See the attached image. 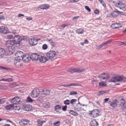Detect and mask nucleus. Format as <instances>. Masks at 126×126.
Returning a JSON list of instances; mask_svg holds the SVG:
<instances>
[{
    "label": "nucleus",
    "mask_w": 126,
    "mask_h": 126,
    "mask_svg": "<svg viewBox=\"0 0 126 126\" xmlns=\"http://www.w3.org/2000/svg\"><path fill=\"white\" fill-rule=\"evenodd\" d=\"M126 81V78L125 77L123 76H116L111 78L108 82H117Z\"/></svg>",
    "instance_id": "f257e3e1"
},
{
    "label": "nucleus",
    "mask_w": 126,
    "mask_h": 126,
    "mask_svg": "<svg viewBox=\"0 0 126 126\" xmlns=\"http://www.w3.org/2000/svg\"><path fill=\"white\" fill-rule=\"evenodd\" d=\"M13 39V42H14L15 45H16V47H20L21 44L20 41L21 39V37L18 35H15Z\"/></svg>",
    "instance_id": "f03ea898"
},
{
    "label": "nucleus",
    "mask_w": 126,
    "mask_h": 126,
    "mask_svg": "<svg viewBox=\"0 0 126 126\" xmlns=\"http://www.w3.org/2000/svg\"><path fill=\"white\" fill-rule=\"evenodd\" d=\"M42 90L38 89H34L31 93V96L32 98L37 97L40 94H41Z\"/></svg>",
    "instance_id": "7ed1b4c3"
},
{
    "label": "nucleus",
    "mask_w": 126,
    "mask_h": 126,
    "mask_svg": "<svg viewBox=\"0 0 126 126\" xmlns=\"http://www.w3.org/2000/svg\"><path fill=\"white\" fill-rule=\"evenodd\" d=\"M56 55V52L53 50H51L47 53V58L51 59L53 58Z\"/></svg>",
    "instance_id": "20e7f679"
},
{
    "label": "nucleus",
    "mask_w": 126,
    "mask_h": 126,
    "mask_svg": "<svg viewBox=\"0 0 126 126\" xmlns=\"http://www.w3.org/2000/svg\"><path fill=\"white\" fill-rule=\"evenodd\" d=\"M23 53L22 52L18 51L15 54L16 60H21L22 59L23 55Z\"/></svg>",
    "instance_id": "39448f33"
},
{
    "label": "nucleus",
    "mask_w": 126,
    "mask_h": 126,
    "mask_svg": "<svg viewBox=\"0 0 126 126\" xmlns=\"http://www.w3.org/2000/svg\"><path fill=\"white\" fill-rule=\"evenodd\" d=\"M10 101L12 103L14 104H18L20 103V99L18 96H17L10 99Z\"/></svg>",
    "instance_id": "423d86ee"
},
{
    "label": "nucleus",
    "mask_w": 126,
    "mask_h": 126,
    "mask_svg": "<svg viewBox=\"0 0 126 126\" xmlns=\"http://www.w3.org/2000/svg\"><path fill=\"white\" fill-rule=\"evenodd\" d=\"M116 5L117 7L123 11H125L126 9V5L122 2H119L117 3Z\"/></svg>",
    "instance_id": "0eeeda50"
},
{
    "label": "nucleus",
    "mask_w": 126,
    "mask_h": 126,
    "mask_svg": "<svg viewBox=\"0 0 126 126\" xmlns=\"http://www.w3.org/2000/svg\"><path fill=\"white\" fill-rule=\"evenodd\" d=\"M40 62L44 63L48 61V58L44 55H39V59Z\"/></svg>",
    "instance_id": "6e6552de"
},
{
    "label": "nucleus",
    "mask_w": 126,
    "mask_h": 126,
    "mask_svg": "<svg viewBox=\"0 0 126 126\" xmlns=\"http://www.w3.org/2000/svg\"><path fill=\"white\" fill-rule=\"evenodd\" d=\"M90 114L92 115L94 118H95L99 115V112L98 110L95 109L92 111H89Z\"/></svg>",
    "instance_id": "1a4fd4ad"
},
{
    "label": "nucleus",
    "mask_w": 126,
    "mask_h": 126,
    "mask_svg": "<svg viewBox=\"0 0 126 126\" xmlns=\"http://www.w3.org/2000/svg\"><path fill=\"white\" fill-rule=\"evenodd\" d=\"M22 59L24 62H28L31 59L30 56L28 54H24Z\"/></svg>",
    "instance_id": "9d476101"
},
{
    "label": "nucleus",
    "mask_w": 126,
    "mask_h": 126,
    "mask_svg": "<svg viewBox=\"0 0 126 126\" xmlns=\"http://www.w3.org/2000/svg\"><path fill=\"white\" fill-rule=\"evenodd\" d=\"M14 44V42L12 40H8L5 43L6 46L7 47H13V46H16V45H15Z\"/></svg>",
    "instance_id": "9b49d317"
},
{
    "label": "nucleus",
    "mask_w": 126,
    "mask_h": 126,
    "mask_svg": "<svg viewBox=\"0 0 126 126\" xmlns=\"http://www.w3.org/2000/svg\"><path fill=\"white\" fill-rule=\"evenodd\" d=\"M99 78L101 79H109V74H106L103 73L100 75L99 76Z\"/></svg>",
    "instance_id": "f8f14e48"
},
{
    "label": "nucleus",
    "mask_w": 126,
    "mask_h": 126,
    "mask_svg": "<svg viewBox=\"0 0 126 126\" xmlns=\"http://www.w3.org/2000/svg\"><path fill=\"white\" fill-rule=\"evenodd\" d=\"M15 51V47H7L6 51L8 54H12Z\"/></svg>",
    "instance_id": "ddd939ff"
},
{
    "label": "nucleus",
    "mask_w": 126,
    "mask_h": 126,
    "mask_svg": "<svg viewBox=\"0 0 126 126\" xmlns=\"http://www.w3.org/2000/svg\"><path fill=\"white\" fill-rule=\"evenodd\" d=\"M30 121L27 120L22 119L19 122V124L21 126H24L29 123Z\"/></svg>",
    "instance_id": "4468645a"
},
{
    "label": "nucleus",
    "mask_w": 126,
    "mask_h": 126,
    "mask_svg": "<svg viewBox=\"0 0 126 126\" xmlns=\"http://www.w3.org/2000/svg\"><path fill=\"white\" fill-rule=\"evenodd\" d=\"M118 103L117 100L115 99L113 100L112 102L109 101V104L110 106L113 108H115L117 106Z\"/></svg>",
    "instance_id": "2eb2a0df"
},
{
    "label": "nucleus",
    "mask_w": 126,
    "mask_h": 126,
    "mask_svg": "<svg viewBox=\"0 0 126 126\" xmlns=\"http://www.w3.org/2000/svg\"><path fill=\"white\" fill-rule=\"evenodd\" d=\"M39 55L36 53H33L30 56L31 59L34 61L37 60L39 59Z\"/></svg>",
    "instance_id": "dca6fc26"
},
{
    "label": "nucleus",
    "mask_w": 126,
    "mask_h": 126,
    "mask_svg": "<svg viewBox=\"0 0 126 126\" xmlns=\"http://www.w3.org/2000/svg\"><path fill=\"white\" fill-rule=\"evenodd\" d=\"M23 110L26 111H29L32 109V106L30 105H23Z\"/></svg>",
    "instance_id": "f3484780"
},
{
    "label": "nucleus",
    "mask_w": 126,
    "mask_h": 126,
    "mask_svg": "<svg viewBox=\"0 0 126 126\" xmlns=\"http://www.w3.org/2000/svg\"><path fill=\"white\" fill-rule=\"evenodd\" d=\"M120 12L117 10L114 11L110 13L111 16L114 18L116 17L119 14Z\"/></svg>",
    "instance_id": "a211bd4d"
},
{
    "label": "nucleus",
    "mask_w": 126,
    "mask_h": 126,
    "mask_svg": "<svg viewBox=\"0 0 126 126\" xmlns=\"http://www.w3.org/2000/svg\"><path fill=\"white\" fill-rule=\"evenodd\" d=\"M0 32L4 34H6L8 32L7 28L5 27L4 26H2L0 27Z\"/></svg>",
    "instance_id": "6ab92c4d"
},
{
    "label": "nucleus",
    "mask_w": 126,
    "mask_h": 126,
    "mask_svg": "<svg viewBox=\"0 0 126 126\" xmlns=\"http://www.w3.org/2000/svg\"><path fill=\"white\" fill-rule=\"evenodd\" d=\"M121 26L119 23H113L111 25V27L113 29H115L120 27Z\"/></svg>",
    "instance_id": "aec40b11"
},
{
    "label": "nucleus",
    "mask_w": 126,
    "mask_h": 126,
    "mask_svg": "<svg viewBox=\"0 0 126 126\" xmlns=\"http://www.w3.org/2000/svg\"><path fill=\"white\" fill-rule=\"evenodd\" d=\"M29 41L30 44L32 46H34L37 43V41L34 38L30 39Z\"/></svg>",
    "instance_id": "412c9836"
},
{
    "label": "nucleus",
    "mask_w": 126,
    "mask_h": 126,
    "mask_svg": "<svg viewBox=\"0 0 126 126\" xmlns=\"http://www.w3.org/2000/svg\"><path fill=\"white\" fill-rule=\"evenodd\" d=\"M14 106L13 104H10L7 105L5 107L6 110H11L14 109Z\"/></svg>",
    "instance_id": "4be33fe9"
},
{
    "label": "nucleus",
    "mask_w": 126,
    "mask_h": 126,
    "mask_svg": "<svg viewBox=\"0 0 126 126\" xmlns=\"http://www.w3.org/2000/svg\"><path fill=\"white\" fill-rule=\"evenodd\" d=\"M20 60H16L15 62V64L16 66L19 67L22 65V64L20 62Z\"/></svg>",
    "instance_id": "5701e85b"
},
{
    "label": "nucleus",
    "mask_w": 126,
    "mask_h": 126,
    "mask_svg": "<svg viewBox=\"0 0 126 126\" xmlns=\"http://www.w3.org/2000/svg\"><path fill=\"white\" fill-rule=\"evenodd\" d=\"M5 53V50L3 48H0V57H3Z\"/></svg>",
    "instance_id": "b1692460"
},
{
    "label": "nucleus",
    "mask_w": 126,
    "mask_h": 126,
    "mask_svg": "<svg viewBox=\"0 0 126 126\" xmlns=\"http://www.w3.org/2000/svg\"><path fill=\"white\" fill-rule=\"evenodd\" d=\"M107 85L106 82H105L101 81L99 82L98 86L99 87H102L106 86Z\"/></svg>",
    "instance_id": "393cba45"
},
{
    "label": "nucleus",
    "mask_w": 126,
    "mask_h": 126,
    "mask_svg": "<svg viewBox=\"0 0 126 126\" xmlns=\"http://www.w3.org/2000/svg\"><path fill=\"white\" fill-rule=\"evenodd\" d=\"M90 125L92 126H97L98 123L95 120H93L90 122Z\"/></svg>",
    "instance_id": "a878e982"
},
{
    "label": "nucleus",
    "mask_w": 126,
    "mask_h": 126,
    "mask_svg": "<svg viewBox=\"0 0 126 126\" xmlns=\"http://www.w3.org/2000/svg\"><path fill=\"white\" fill-rule=\"evenodd\" d=\"M50 91L48 90H47L44 91L42 90L41 94L42 95L45 94L47 95H48L50 94Z\"/></svg>",
    "instance_id": "bb28decb"
},
{
    "label": "nucleus",
    "mask_w": 126,
    "mask_h": 126,
    "mask_svg": "<svg viewBox=\"0 0 126 126\" xmlns=\"http://www.w3.org/2000/svg\"><path fill=\"white\" fill-rule=\"evenodd\" d=\"M37 126H42L43 124L45 121H41L39 119H38L37 120Z\"/></svg>",
    "instance_id": "cd10ccee"
},
{
    "label": "nucleus",
    "mask_w": 126,
    "mask_h": 126,
    "mask_svg": "<svg viewBox=\"0 0 126 126\" xmlns=\"http://www.w3.org/2000/svg\"><path fill=\"white\" fill-rule=\"evenodd\" d=\"M38 8H40L41 9H47L49 8V6L47 5L43 4L40 6Z\"/></svg>",
    "instance_id": "c85d7f7f"
},
{
    "label": "nucleus",
    "mask_w": 126,
    "mask_h": 126,
    "mask_svg": "<svg viewBox=\"0 0 126 126\" xmlns=\"http://www.w3.org/2000/svg\"><path fill=\"white\" fill-rule=\"evenodd\" d=\"M69 113L70 114L73 115L74 116H77L78 114L76 112H74L73 110H70L69 111Z\"/></svg>",
    "instance_id": "c756f323"
},
{
    "label": "nucleus",
    "mask_w": 126,
    "mask_h": 126,
    "mask_svg": "<svg viewBox=\"0 0 126 126\" xmlns=\"http://www.w3.org/2000/svg\"><path fill=\"white\" fill-rule=\"evenodd\" d=\"M76 32L78 34H82L83 33L84 30L82 29H77Z\"/></svg>",
    "instance_id": "7c9ffc66"
},
{
    "label": "nucleus",
    "mask_w": 126,
    "mask_h": 126,
    "mask_svg": "<svg viewBox=\"0 0 126 126\" xmlns=\"http://www.w3.org/2000/svg\"><path fill=\"white\" fill-rule=\"evenodd\" d=\"M43 106L45 108H48L49 107V103L48 102H45L43 104Z\"/></svg>",
    "instance_id": "2f4dec72"
},
{
    "label": "nucleus",
    "mask_w": 126,
    "mask_h": 126,
    "mask_svg": "<svg viewBox=\"0 0 126 126\" xmlns=\"http://www.w3.org/2000/svg\"><path fill=\"white\" fill-rule=\"evenodd\" d=\"M69 72L71 73L76 72V68H71L68 69L67 70Z\"/></svg>",
    "instance_id": "473e14b6"
},
{
    "label": "nucleus",
    "mask_w": 126,
    "mask_h": 126,
    "mask_svg": "<svg viewBox=\"0 0 126 126\" xmlns=\"http://www.w3.org/2000/svg\"><path fill=\"white\" fill-rule=\"evenodd\" d=\"M48 41L50 44H51L52 46H54L55 45V42H53L51 39L49 40H48Z\"/></svg>",
    "instance_id": "72a5a7b5"
},
{
    "label": "nucleus",
    "mask_w": 126,
    "mask_h": 126,
    "mask_svg": "<svg viewBox=\"0 0 126 126\" xmlns=\"http://www.w3.org/2000/svg\"><path fill=\"white\" fill-rule=\"evenodd\" d=\"M18 86L16 83L13 82L9 84V86L11 88H14Z\"/></svg>",
    "instance_id": "f704fd0d"
},
{
    "label": "nucleus",
    "mask_w": 126,
    "mask_h": 126,
    "mask_svg": "<svg viewBox=\"0 0 126 126\" xmlns=\"http://www.w3.org/2000/svg\"><path fill=\"white\" fill-rule=\"evenodd\" d=\"M43 98L42 96H40L37 99V101L41 103L43 101Z\"/></svg>",
    "instance_id": "c9c22d12"
},
{
    "label": "nucleus",
    "mask_w": 126,
    "mask_h": 126,
    "mask_svg": "<svg viewBox=\"0 0 126 126\" xmlns=\"http://www.w3.org/2000/svg\"><path fill=\"white\" fill-rule=\"evenodd\" d=\"M106 91H101L98 92L97 94V95H102L106 93Z\"/></svg>",
    "instance_id": "e433bc0d"
},
{
    "label": "nucleus",
    "mask_w": 126,
    "mask_h": 126,
    "mask_svg": "<svg viewBox=\"0 0 126 126\" xmlns=\"http://www.w3.org/2000/svg\"><path fill=\"white\" fill-rule=\"evenodd\" d=\"M85 69L83 68H76V72L79 73L84 71Z\"/></svg>",
    "instance_id": "4c0bfd02"
},
{
    "label": "nucleus",
    "mask_w": 126,
    "mask_h": 126,
    "mask_svg": "<svg viewBox=\"0 0 126 126\" xmlns=\"http://www.w3.org/2000/svg\"><path fill=\"white\" fill-rule=\"evenodd\" d=\"M78 85L77 83H71L70 84L66 85V87H70L71 86H75Z\"/></svg>",
    "instance_id": "58836bf2"
},
{
    "label": "nucleus",
    "mask_w": 126,
    "mask_h": 126,
    "mask_svg": "<svg viewBox=\"0 0 126 126\" xmlns=\"http://www.w3.org/2000/svg\"><path fill=\"white\" fill-rule=\"evenodd\" d=\"M67 26V25L66 24H63L59 26V28L61 29H63Z\"/></svg>",
    "instance_id": "ea45409f"
},
{
    "label": "nucleus",
    "mask_w": 126,
    "mask_h": 126,
    "mask_svg": "<svg viewBox=\"0 0 126 126\" xmlns=\"http://www.w3.org/2000/svg\"><path fill=\"white\" fill-rule=\"evenodd\" d=\"M33 101V100L30 97L28 96L27 97L26 100L27 102L30 103L32 102Z\"/></svg>",
    "instance_id": "a19ab883"
},
{
    "label": "nucleus",
    "mask_w": 126,
    "mask_h": 126,
    "mask_svg": "<svg viewBox=\"0 0 126 126\" xmlns=\"http://www.w3.org/2000/svg\"><path fill=\"white\" fill-rule=\"evenodd\" d=\"M77 100L75 99H72L70 100V103L73 105L75 104L76 102H77Z\"/></svg>",
    "instance_id": "79ce46f5"
},
{
    "label": "nucleus",
    "mask_w": 126,
    "mask_h": 126,
    "mask_svg": "<svg viewBox=\"0 0 126 126\" xmlns=\"http://www.w3.org/2000/svg\"><path fill=\"white\" fill-rule=\"evenodd\" d=\"M60 124V121H58L56 122H54L53 125L55 126H59Z\"/></svg>",
    "instance_id": "37998d69"
},
{
    "label": "nucleus",
    "mask_w": 126,
    "mask_h": 126,
    "mask_svg": "<svg viewBox=\"0 0 126 126\" xmlns=\"http://www.w3.org/2000/svg\"><path fill=\"white\" fill-rule=\"evenodd\" d=\"M126 102H121L120 105L123 107L124 108H126Z\"/></svg>",
    "instance_id": "c03bdc74"
},
{
    "label": "nucleus",
    "mask_w": 126,
    "mask_h": 126,
    "mask_svg": "<svg viewBox=\"0 0 126 126\" xmlns=\"http://www.w3.org/2000/svg\"><path fill=\"white\" fill-rule=\"evenodd\" d=\"M98 1L100 2L102 5L104 7H106V4L105 2L103 1V0H98Z\"/></svg>",
    "instance_id": "a18cd8bd"
},
{
    "label": "nucleus",
    "mask_w": 126,
    "mask_h": 126,
    "mask_svg": "<svg viewBox=\"0 0 126 126\" xmlns=\"http://www.w3.org/2000/svg\"><path fill=\"white\" fill-rule=\"evenodd\" d=\"M112 41L111 40H109L105 42L103 44L104 46L106 45L107 44H109Z\"/></svg>",
    "instance_id": "49530a36"
},
{
    "label": "nucleus",
    "mask_w": 126,
    "mask_h": 126,
    "mask_svg": "<svg viewBox=\"0 0 126 126\" xmlns=\"http://www.w3.org/2000/svg\"><path fill=\"white\" fill-rule=\"evenodd\" d=\"M64 103L66 105H69L70 104V101L69 100L67 99L64 101Z\"/></svg>",
    "instance_id": "de8ad7c7"
},
{
    "label": "nucleus",
    "mask_w": 126,
    "mask_h": 126,
    "mask_svg": "<svg viewBox=\"0 0 126 126\" xmlns=\"http://www.w3.org/2000/svg\"><path fill=\"white\" fill-rule=\"evenodd\" d=\"M14 109L15 110H20V107L18 106H16L14 107Z\"/></svg>",
    "instance_id": "09e8293b"
},
{
    "label": "nucleus",
    "mask_w": 126,
    "mask_h": 126,
    "mask_svg": "<svg viewBox=\"0 0 126 126\" xmlns=\"http://www.w3.org/2000/svg\"><path fill=\"white\" fill-rule=\"evenodd\" d=\"M48 47L47 44H45L43 45L42 46V48L44 50L47 49Z\"/></svg>",
    "instance_id": "8fccbe9b"
},
{
    "label": "nucleus",
    "mask_w": 126,
    "mask_h": 126,
    "mask_svg": "<svg viewBox=\"0 0 126 126\" xmlns=\"http://www.w3.org/2000/svg\"><path fill=\"white\" fill-rule=\"evenodd\" d=\"M77 94V93L75 91H72L70 92L69 94L70 95H73L74 94Z\"/></svg>",
    "instance_id": "3c124183"
},
{
    "label": "nucleus",
    "mask_w": 126,
    "mask_h": 126,
    "mask_svg": "<svg viewBox=\"0 0 126 126\" xmlns=\"http://www.w3.org/2000/svg\"><path fill=\"white\" fill-rule=\"evenodd\" d=\"M117 43L118 45H122L123 44L124 45V43L123 42H121L119 41H118L117 42Z\"/></svg>",
    "instance_id": "603ef678"
},
{
    "label": "nucleus",
    "mask_w": 126,
    "mask_h": 126,
    "mask_svg": "<svg viewBox=\"0 0 126 126\" xmlns=\"http://www.w3.org/2000/svg\"><path fill=\"white\" fill-rule=\"evenodd\" d=\"M61 108V106L60 105H58L55 107V110H56Z\"/></svg>",
    "instance_id": "864d4df0"
},
{
    "label": "nucleus",
    "mask_w": 126,
    "mask_h": 126,
    "mask_svg": "<svg viewBox=\"0 0 126 126\" xmlns=\"http://www.w3.org/2000/svg\"><path fill=\"white\" fill-rule=\"evenodd\" d=\"M0 68L2 69L7 70H10L9 68H8L6 67H4L2 66H0Z\"/></svg>",
    "instance_id": "5fc2aeb1"
},
{
    "label": "nucleus",
    "mask_w": 126,
    "mask_h": 126,
    "mask_svg": "<svg viewBox=\"0 0 126 126\" xmlns=\"http://www.w3.org/2000/svg\"><path fill=\"white\" fill-rule=\"evenodd\" d=\"M85 8L86 10H87L89 12H90L91 11V10L88 6H85Z\"/></svg>",
    "instance_id": "6e6d98bb"
},
{
    "label": "nucleus",
    "mask_w": 126,
    "mask_h": 126,
    "mask_svg": "<svg viewBox=\"0 0 126 126\" xmlns=\"http://www.w3.org/2000/svg\"><path fill=\"white\" fill-rule=\"evenodd\" d=\"M79 17L78 16H75L73 18V20L75 21H76L78 19Z\"/></svg>",
    "instance_id": "4d7b16f0"
},
{
    "label": "nucleus",
    "mask_w": 126,
    "mask_h": 126,
    "mask_svg": "<svg viewBox=\"0 0 126 126\" xmlns=\"http://www.w3.org/2000/svg\"><path fill=\"white\" fill-rule=\"evenodd\" d=\"M5 102L4 99H0V104H2L4 103Z\"/></svg>",
    "instance_id": "13d9d810"
},
{
    "label": "nucleus",
    "mask_w": 126,
    "mask_h": 126,
    "mask_svg": "<svg viewBox=\"0 0 126 126\" xmlns=\"http://www.w3.org/2000/svg\"><path fill=\"white\" fill-rule=\"evenodd\" d=\"M67 106L66 105H65L63 106L62 108V110L64 111H66L67 109Z\"/></svg>",
    "instance_id": "bf43d9fd"
},
{
    "label": "nucleus",
    "mask_w": 126,
    "mask_h": 126,
    "mask_svg": "<svg viewBox=\"0 0 126 126\" xmlns=\"http://www.w3.org/2000/svg\"><path fill=\"white\" fill-rule=\"evenodd\" d=\"M6 79V81L10 82L13 81V79L12 78H9Z\"/></svg>",
    "instance_id": "052dcab7"
},
{
    "label": "nucleus",
    "mask_w": 126,
    "mask_h": 126,
    "mask_svg": "<svg viewBox=\"0 0 126 126\" xmlns=\"http://www.w3.org/2000/svg\"><path fill=\"white\" fill-rule=\"evenodd\" d=\"M7 37L8 39H11L13 38V36L12 35H8L7 36Z\"/></svg>",
    "instance_id": "680f3d73"
},
{
    "label": "nucleus",
    "mask_w": 126,
    "mask_h": 126,
    "mask_svg": "<svg viewBox=\"0 0 126 126\" xmlns=\"http://www.w3.org/2000/svg\"><path fill=\"white\" fill-rule=\"evenodd\" d=\"M99 12V11L97 9H96L94 11V13L96 14H98Z\"/></svg>",
    "instance_id": "e2e57ef3"
},
{
    "label": "nucleus",
    "mask_w": 126,
    "mask_h": 126,
    "mask_svg": "<svg viewBox=\"0 0 126 126\" xmlns=\"http://www.w3.org/2000/svg\"><path fill=\"white\" fill-rule=\"evenodd\" d=\"M26 19L27 20H32V18L30 16L27 17Z\"/></svg>",
    "instance_id": "0e129e2a"
},
{
    "label": "nucleus",
    "mask_w": 126,
    "mask_h": 126,
    "mask_svg": "<svg viewBox=\"0 0 126 126\" xmlns=\"http://www.w3.org/2000/svg\"><path fill=\"white\" fill-rule=\"evenodd\" d=\"M5 86H4L0 85V89H4L5 88H4V87Z\"/></svg>",
    "instance_id": "69168bd1"
},
{
    "label": "nucleus",
    "mask_w": 126,
    "mask_h": 126,
    "mask_svg": "<svg viewBox=\"0 0 126 126\" xmlns=\"http://www.w3.org/2000/svg\"><path fill=\"white\" fill-rule=\"evenodd\" d=\"M24 16V15H23V14H19L17 16H18V17H21L22 16Z\"/></svg>",
    "instance_id": "338daca9"
},
{
    "label": "nucleus",
    "mask_w": 126,
    "mask_h": 126,
    "mask_svg": "<svg viewBox=\"0 0 126 126\" xmlns=\"http://www.w3.org/2000/svg\"><path fill=\"white\" fill-rule=\"evenodd\" d=\"M103 46H104V45H103V44H101V45H99L98 47L99 49L100 48L102 47H103Z\"/></svg>",
    "instance_id": "774afa93"
}]
</instances>
